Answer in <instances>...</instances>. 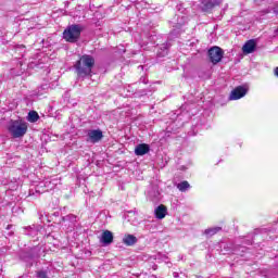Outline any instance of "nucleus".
<instances>
[{
    "label": "nucleus",
    "mask_w": 278,
    "mask_h": 278,
    "mask_svg": "<svg viewBox=\"0 0 278 278\" xmlns=\"http://www.w3.org/2000/svg\"><path fill=\"white\" fill-rule=\"evenodd\" d=\"M94 67V58L88 54H84L74 65L77 76L83 79L92 75V68Z\"/></svg>",
    "instance_id": "nucleus-1"
},
{
    "label": "nucleus",
    "mask_w": 278,
    "mask_h": 278,
    "mask_svg": "<svg viewBox=\"0 0 278 278\" xmlns=\"http://www.w3.org/2000/svg\"><path fill=\"white\" fill-rule=\"evenodd\" d=\"M28 126L23 119L11 121L8 125V131L13 138H23L27 134Z\"/></svg>",
    "instance_id": "nucleus-2"
},
{
    "label": "nucleus",
    "mask_w": 278,
    "mask_h": 278,
    "mask_svg": "<svg viewBox=\"0 0 278 278\" xmlns=\"http://www.w3.org/2000/svg\"><path fill=\"white\" fill-rule=\"evenodd\" d=\"M81 31H84V26L79 24L70 25L63 31V38L66 42H77L81 36Z\"/></svg>",
    "instance_id": "nucleus-3"
},
{
    "label": "nucleus",
    "mask_w": 278,
    "mask_h": 278,
    "mask_svg": "<svg viewBox=\"0 0 278 278\" xmlns=\"http://www.w3.org/2000/svg\"><path fill=\"white\" fill-rule=\"evenodd\" d=\"M224 55L225 52L223 51V49H220V47L215 46L208 50V58L212 64H218V62L223 60Z\"/></svg>",
    "instance_id": "nucleus-4"
},
{
    "label": "nucleus",
    "mask_w": 278,
    "mask_h": 278,
    "mask_svg": "<svg viewBox=\"0 0 278 278\" xmlns=\"http://www.w3.org/2000/svg\"><path fill=\"white\" fill-rule=\"evenodd\" d=\"M247 92H249V86H238L236 87L229 96L230 101H238V99H242L243 97H247Z\"/></svg>",
    "instance_id": "nucleus-5"
},
{
    "label": "nucleus",
    "mask_w": 278,
    "mask_h": 278,
    "mask_svg": "<svg viewBox=\"0 0 278 278\" xmlns=\"http://www.w3.org/2000/svg\"><path fill=\"white\" fill-rule=\"evenodd\" d=\"M103 140V131L101 129H91L87 132V142H91L92 144H97V142H101Z\"/></svg>",
    "instance_id": "nucleus-6"
},
{
    "label": "nucleus",
    "mask_w": 278,
    "mask_h": 278,
    "mask_svg": "<svg viewBox=\"0 0 278 278\" xmlns=\"http://www.w3.org/2000/svg\"><path fill=\"white\" fill-rule=\"evenodd\" d=\"M220 3L222 0H201L200 8L202 12H210V10H214Z\"/></svg>",
    "instance_id": "nucleus-7"
},
{
    "label": "nucleus",
    "mask_w": 278,
    "mask_h": 278,
    "mask_svg": "<svg viewBox=\"0 0 278 278\" xmlns=\"http://www.w3.org/2000/svg\"><path fill=\"white\" fill-rule=\"evenodd\" d=\"M255 49H257V42L255 41V39L248 40L242 47V51L245 55L255 53Z\"/></svg>",
    "instance_id": "nucleus-8"
},
{
    "label": "nucleus",
    "mask_w": 278,
    "mask_h": 278,
    "mask_svg": "<svg viewBox=\"0 0 278 278\" xmlns=\"http://www.w3.org/2000/svg\"><path fill=\"white\" fill-rule=\"evenodd\" d=\"M100 242L104 247H109V244H112V242H114V233H112V231L110 230H104L101 235Z\"/></svg>",
    "instance_id": "nucleus-9"
},
{
    "label": "nucleus",
    "mask_w": 278,
    "mask_h": 278,
    "mask_svg": "<svg viewBox=\"0 0 278 278\" xmlns=\"http://www.w3.org/2000/svg\"><path fill=\"white\" fill-rule=\"evenodd\" d=\"M148 199L153 203H157V201H160V188L157 186L150 188L148 191Z\"/></svg>",
    "instance_id": "nucleus-10"
},
{
    "label": "nucleus",
    "mask_w": 278,
    "mask_h": 278,
    "mask_svg": "<svg viewBox=\"0 0 278 278\" xmlns=\"http://www.w3.org/2000/svg\"><path fill=\"white\" fill-rule=\"evenodd\" d=\"M167 212L168 210L164 206V204H161L154 210V216L159 220H162L163 218H166Z\"/></svg>",
    "instance_id": "nucleus-11"
},
{
    "label": "nucleus",
    "mask_w": 278,
    "mask_h": 278,
    "mask_svg": "<svg viewBox=\"0 0 278 278\" xmlns=\"http://www.w3.org/2000/svg\"><path fill=\"white\" fill-rule=\"evenodd\" d=\"M25 231V236H29L30 238H36V236H38L39 231H40V226H28L24 228Z\"/></svg>",
    "instance_id": "nucleus-12"
},
{
    "label": "nucleus",
    "mask_w": 278,
    "mask_h": 278,
    "mask_svg": "<svg viewBox=\"0 0 278 278\" xmlns=\"http://www.w3.org/2000/svg\"><path fill=\"white\" fill-rule=\"evenodd\" d=\"M151 151V147L147 143H140L135 148V154L137 155H147Z\"/></svg>",
    "instance_id": "nucleus-13"
},
{
    "label": "nucleus",
    "mask_w": 278,
    "mask_h": 278,
    "mask_svg": "<svg viewBox=\"0 0 278 278\" xmlns=\"http://www.w3.org/2000/svg\"><path fill=\"white\" fill-rule=\"evenodd\" d=\"M122 242L126 247H134V244H136V242H138V238H136V236H134V235H125L123 237Z\"/></svg>",
    "instance_id": "nucleus-14"
},
{
    "label": "nucleus",
    "mask_w": 278,
    "mask_h": 278,
    "mask_svg": "<svg viewBox=\"0 0 278 278\" xmlns=\"http://www.w3.org/2000/svg\"><path fill=\"white\" fill-rule=\"evenodd\" d=\"M187 23H188V17L184 15H177L175 27L176 29H179L182 25H186Z\"/></svg>",
    "instance_id": "nucleus-15"
},
{
    "label": "nucleus",
    "mask_w": 278,
    "mask_h": 278,
    "mask_svg": "<svg viewBox=\"0 0 278 278\" xmlns=\"http://www.w3.org/2000/svg\"><path fill=\"white\" fill-rule=\"evenodd\" d=\"M39 119H40V115H38V112L30 111L28 113V116H27V122L28 123H38Z\"/></svg>",
    "instance_id": "nucleus-16"
},
{
    "label": "nucleus",
    "mask_w": 278,
    "mask_h": 278,
    "mask_svg": "<svg viewBox=\"0 0 278 278\" xmlns=\"http://www.w3.org/2000/svg\"><path fill=\"white\" fill-rule=\"evenodd\" d=\"M169 47H170V45L168 42L163 43L161 47V51L157 52L159 58H164V56L168 55Z\"/></svg>",
    "instance_id": "nucleus-17"
},
{
    "label": "nucleus",
    "mask_w": 278,
    "mask_h": 278,
    "mask_svg": "<svg viewBox=\"0 0 278 278\" xmlns=\"http://www.w3.org/2000/svg\"><path fill=\"white\" fill-rule=\"evenodd\" d=\"M63 223H71L72 225H75L77 223V216L70 214L67 216L62 217Z\"/></svg>",
    "instance_id": "nucleus-18"
},
{
    "label": "nucleus",
    "mask_w": 278,
    "mask_h": 278,
    "mask_svg": "<svg viewBox=\"0 0 278 278\" xmlns=\"http://www.w3.org/2000/svg\"><path fill=\"white\" fill-rule=\"evenodd\" d=\"M177 188L180 192H186L190 188V182L188 181H181L177 185Z\"/></svg>",
    "instance_id": "nucleus-19"
},
{
    "label": "nucleus",
    "mask_w": 278,
    "mask_h": 278,
    "mask_svg": "<svg viewBox=\"0 0 278 278\" xmlns=\"http://www.w3.org/2000/svg\"><path fill=\"white\" fill-rule=\"evenodd\" d=\"M223 228L220 227H213V228H208L205 229L204 233L205 236H216V233H218V231H220Z\"/></svg>",
    "instance_id": "nucleus-20"
},
{
    "label": "nucleus",
    "mask_w": 278,
    "mask_h": 278,
    "mask_svg": "<svg viewBox=\"0 0 278 278\" xmlns=\"http://www.w3.org/2000/svg\"><path fill=\"white\" fill-rule=\"evenodd\" d=\"M43 186L47 188L46 192H49V190H53V188H55V184H53L51 180H46Z\"/></svg>",
    "instance_id": "nucleus-21"
},
{
    "label": "nucleus",
    "mask_w": 278,
    "mask_h": 278,
    "mask_svg": "<svg viewBox=\"0 0 278 278\" xmlns=\"http://www.w3.org/2000/svg\"><path fill=\"white\" fill-rule=\"evenodd\" d=\"M36 277L37 278H49V273L47 270H38L36 271Z\"/></svg>",
    "instance_id": "nucleus-22"
},
{
    "label": "nucleus",
    "mask_w": 278,
    "mask_h": 278,
    "mask_svg": "<svg viewBox=\"0 0 278 278\" xmlns=\"http://www.w3.org/2000/svg\"><path fill=\"white\" fill-rule=\"evenodd\" d=\"M35 194L37 197H40V191L38 189H36L35 192H34V190H29L28 197H35Z\"/></svg>",
    "instance_id": "nucleus-23"
},
{
    "label": "nucleus",
    "mask_w": 278,
    "mask_h": 278,
    "mask_svg": "<svg viewBox=\"0 0 278 278\" xmlns=\"http://www.w3.org/2000/svg\"><path fill=\"white\" fill-rule=\"evenodd\" d=\"M140 81L141 84H149V79L144 76H141Z\"/></svg>",
    "instance_id": "nucleus-24"
},
{
    "label": "nucleus",
    "mask_w": 278,
    "mask_h": 278,
    "mask_svg": "<svg viewBox=\"0 0 278 278\" xmlns=\"http://www.w3.org/2000/svg\"><path fill=\"white\" fill-rule=\"evenodd\" d=\"M273 12H274V14H278V7H274Z\"/></svg>",
    "instance_id": "nucleus-25"
},
{
    "label": "nucleus",
    "mask_w": 278,
    "mask_h": 278,
    "mask_svg": "<svg viewBox=\"0 0 278 278\" xmlns=\"http://www.w3.org/2000/svg\"><path fill=\"white\" fill-rule=\"evenodd\" d=\"M274 75L278 77V66L274 70Z\"/></svg>",
    "instance_id": "nucleus-26"
},
{
    "label": "nucleus",
    "mask_w": 278,
    "mask_h": 278,
    "mask_svg": "<svg viewBox=\"0 0 278 278\" xmlns=\"http://www.w3.org/2000/svg\"><path fill=\"white\" fill-rule=\"evenodd\" d=\"M25 49V46H18L16 47V51Z\"/></svg>",
    "instance_id": "nucleus-27"
},
{
    "label": "nucleus",
    "mask_w": 278,
    "mask_h": 278,
    "mask_svg": "<svg viewBox=\"0 0 278 278\" xmlns=\"http://www.w3.org/2000/svg\"><path fill=\"white\" fill-rule=\"evenodd\" d=\"M239 249H241V253H244L247 251L245 247H239Z\"/></svg>",
    "instance_id": "nucleus-28"
},
{
    "label": "nucleus",
    "mask_w": 278,
    "mask_h": 278,
    "mask_svg": "<svg viewBox=\"0 0 278 278\" xmlns=\"http://www.w3.org/2000/svg\"><path fill=\"white\" fill-rule=\"evenodd\" d=\"M12 227H14V226L8 225V226H7V229H12Z\"/></svg>",
    "instance_id": "nucleus-29"
},
{
    "label": "nucleus",
    "mask_w": 278,
    "mask_h": 278,
    "mask_svg": "<svg viewBox=\"0 0 278 278\" xmlns=\"http://www.w3.org/2000/svg\"><path fill=\"white\" fill-rule=\"evenodd\" d=\"M29 67H30V68H34V63H29Z\"/></svg>",
    "instance_id": "nucleus-30"
},
{
    "label": "nucleus",
    "mask_w": 278,
    "mask_h": 278,
    "mask_svg": "<svg viewBox=\"0 0 278 278\" xmlns=\"http://www.w3.org/2000/svg\"><path fill=\"white\" fill-rule=\"evenodd\" d=\"M276 31H277V34H278V29H277Z\"/></svg>",
    "instance_id": "nucleus-31"
}]
</instances>
